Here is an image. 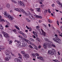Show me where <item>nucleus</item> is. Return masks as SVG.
I'll use <instances>...</instances> for the list:
<instances>
[{"label":"nucleus","mask_w":62,"mask_h":62,"mask_svg":"<svg viewBox=\"0 0 62 62\" xmlns=\"http://www.w3.org/2000/svg\"><path fill=\"white\" fill-rule=\"evenodd\" d=\"M17 11H22V12L23 13H24L25 11H24V10L23 9H21L20 8H17Z\"/></svg>","instance_id":"nucleus-8"},{"label":"nucleus","mask_w":62,"mask_h":62,"mask_svg":"<svg viewBox=\"0 0 62 62\" xmlns=\"http://www.w3.org/2000/svg\"><path fill=\"white\" fill-rule=\"evenodd\" d=\"M26 20L27 22H31V20H29V19L27 18H26Z\"/></svg>","instance_id":"nucleus-20"},{"label":"nucleus","mask_w":62,"mask_h":62,"mask_svg":"<svg viewBox=\"0 0 62 62\" xmlns=\"http://www.w3.org/2000/svg\"><path fill=\"white\" fill-rule=\"evenodd\" d=\"M2 13H3V14H4V15H5V14H7V13L5 12H3Z\"/></svg>","instance_id":"nucleus-54"},{"label":"nucleus","mask_w":62,"mask_h":62,"mask_svg":"<svg viewBox=\"0 0 62 62\" xmlns=\"http://www.w3.org/2000/svg\"><path fill=\"white\" fill-rule=\"evenodd\" d=\"M23 58L25 60H27V57H26V54H25V55L23 56Z\"/></svg>","instance_id":"nucleus-15"},{"label":"nucleus","mask_w":62,"mask_h":62,"mask_svg":"<svg viewBox=\"0 0 62 62\" xmlns=\"http://www.w3.org/2000/svg\"><path fill=\"white\" fill-rule=\"evenodd\" d=\"M51 45L52 46H53V47H55V45L54 44H52Z\"/></svg>","instance_id":"nucleus-34"},{"label":"nucleus","mask_w":62,"mask_h":62,"mask_svg":"<svg viewBox=\"0 0 62 62\" xmlns=\"http://www.w3.org/2000/svg\"><path fill=\"white\" fill-rule=\"evenodd\" d=\"M48 22L49 23H52V22L51 21L50 19H48Z\"/></svg>","instance_id":"nucleus-31"},{"label":"nucleus","mask_w":62,"mask_h":62,"mask_svg":"<svg viewBox=\"0 0 62 62\" xmlns=\"http://www.w3.org/2000/svg\"><path fill=\"white\" fill-rule=\"evenodd\" d=\"M32 55H34L35 57H36V55H37V56H39V54L37 53L33 54H32Z\"/></svg>","instance_id":"nucleus-12"},{"label":"nucleus","mask_w":62,"mask_h":62,"mask_svg":"<svg viewBox=\"0 0 62 62\" xmlns=\"http://www.w3.org/2000/svg\"><path fill=\"white\" fill-rule=\"evenodd\" d=\"M58 38L57 37H55V39L53 38V40L56 43H58L59 44H62V43L61 42V41H57L56 40H58ZM56 39V40H55Z\"/></svg>","instance_id":"nucleus-3"},{"label":"nucleus","mask_w":62,"mask_h":62,"mask_svg":"<svg viewBox=\"0 0 62 62\" xmlns=\"http://www.w3.org/2000/svg\"><path fill=\"white\" fill-rule=\"evenodd\" d=\"M30 10H31V11H34V9H33L32 8H30Z\"/></svg>","instance_id":"nucleus-55"},{"label":"nucleus","mask_w":62,"mask_h":62,"mask_svg":"<svg viewBox=\"0 0 62 62\" xmlns=\"http://www.w3.org/2000/svg\"><path fill=\"white\" fill-rule=\"evenodd\" d=\"M0 37H2V34H0Z\"/></svg>","instance_id":"nucleus-63"},{"label":"nucleus","mask_w":62,"mask_h":62,"mask_svg":"<svg viewBox=\"0 0 62 62\" xmlns=\"http://www.w3.org/2000/svg\"><path fill=\"white\" fill-rule=\"evenodd\" d=\"M3 19H1L0 20V22H3Z\"/></svg>","instance_id":"nucleus-48"},{"label":"nucleus","mask_w":62,"mask_h":62,"mask_svg":"<svg viewBox=\"0 0 62 62\" xmlns=\"http://www.w3.org/2000/svg\"><path fill=\"white\" fill-rule=\"evenodd\" d=\"M54 6H55V5H54V4H53L52 5V6L53 7H54Z\"/></svg>","instance_id":"nucleus-47"},{"label":"nucleus","mask_w":62,"mask_h":62,"mask_svg":"<svg viewBox=\"0 0 62 62\" xmlns=\"http://www.w3.org/2000/svg\"><path fill=\"white\" fill-rule=\"evenodd\" d=\"M41 6L42 7H43L44 6V5L43 4H42L41 5Z\"/></svg>","instance_id":"nucleus-57"},{"label":"nucleus","mask_w":62,"mask_h":62,"mask_svg":"<svg viewBox=\"0 0 62 62\" xmlns=\"http://www.w3.org/2000/svg\"><path fill=\"white\" fill-rule=\"evenodd\" d=\"M32 46H33V49H37L38 47L36 46H35L34 44L32 45Z\"/></svg>","instance_id":"nucleus-16"},{"label":"nucleus","mask_w":62,"mask_h":62,"mask_svg":"<svg viewBox=\"0 0 62 62\" xmlns=\"http://www.w3.org/2000/svg\"><path fill=\"white\" fill-rule=\"evenodd\" d=\"M12 55L13 56H14V57H15V54H12Z\"/></svg>","instance_id":"nucleus-53"},{"label":"nucleus","mask_w":62,"mask_h":62,"mask_svg":"<svg viewBox=\"0 0 62 62\" xmlns=\"http://www.w3.org/2000/svg\"><path fill=\"white\" fill-rule=\"evenodd\" d=\"M47 45H48V44L46 43H44L43 45L45 49H46V48H47L46 46H47Z\"/></svg>","instance_id":"nucleus-10"},{"label":"nucleus","mask_w":62,"mask_h":62,"mask_svg":"<svg viewBox=\"0 0 62 62\" xmlns=\"http://www.w3.org/2000/svg\"><path fill=\"white\" fill-rule=\"evenodd\" d=\"M10 15L9 14H6L4 15V16L6 18H8Z\"/></svg>","instance_id":"nucleus-14"},{"label":"nucleus","mask_w":62,"mask_h":62,"mask_svg":"<svg viewBox=\"0 0 62 62\" xmlns=\"http://www.w3.org/2000/svg\"><path fill=\"white\" fill-rule=\"evenodd\" d=\"M41 30L42 31V35H44V36H45L46 35V33L43 31L42 29H41Z\"/></svg>","instance_id":"nucleus-17"},{"label":"nucleus","mask_w":62,"mask_h":62,"mask_svg":"<svg viewBox=\"0 0 62 62\" xmlns=\"http://www.w3.org/2000/svg\"><path fill=\"white\" fill-rule=\"evenodd\" d=\"M24 11V13H25V15H26V16H28V12H28V13H26L25 12V11Z\"/></svg>","instance_id":"nucleus-22"},{"label":"nucleus","mask_w":62,"mask_h":62,"mask_svg":"<svg viewBox=\"0 0 62 62\" xmlns=\"http://www.w3.org/2000/svg\"><path fill=\"white\" fill-rule=\"evenodd\" d=\"M15 62H22L21 61L17 59V58H15Z\"/></svg>","instance_id":"nucleus-13"},{"label":"nucleus","mask_w":62,"mask_h":62,"mask_svg":"<svg viewBox=\"0 0 62 62\" xmlns=\"http://www.w3.org/2000/svg\"><path fill=\"white\" fill-rule=\"evenodd\" d=\"M22 34H22V35H23V36H25V34H24L23 33H22Z\"/></svg>","instance_id":"nucleus-58"},{"label":"nucleus","mask_w":62,"mask_h":62,"mask_svg":"<svg viewBox=\"0 0 62 62\" xmlns=\"http://www.w3.org/2000/svg\"><path fill=\"white\" fill-rule=\"evenodd\" d=\"M8 19H9V20H10V21H11L13 19V17L11 16L10 15L9 16V17H8Z\"/></svg>","instance_id":"nucleus-11"},{"label":"nucleus","mask_w":62,"mask_h":62,"mask_svg":"<svg viewBox=\"0 0 62 62\" xmlns=\"http://www.w3.org/2000/svg\"><path fill=\"white\" fill-rule=\"evenodd\" d=\"M15 27H16V29H18V30H20V28H19L18 27V26L17 25H15Z\"/></svg>","instance_id":"nucleus-24"},{"label":"nucleus","mask_w":62,"mask_h":62,"mask_svg":"<svg viewBox=\"0 0 62 62\" xmlns=\"http://www.w3.org/2000/svg\"><path fill=\"white\" fill-rule=\"evenodd\" d=\"M29 40H31V41H34V40L33 39L31 38H29Z\"/></svg>","instance_id":"nucleus-28"},{"label":"nucleus","mask_w":62,"mask_h":62,"mask_svg":"<svg viewBox=\"0 0 62 62\" xmlns=\"http://www.w3.org/2000/svg\"><path fill=\"white\" fill-rule=\"evenodd\" d=\"M36 40H37L38 41H39V42H40V40H39V38H36Z\"/></svg>","instance_id":"nucleus-30"},{"label":"nucleus","mask_w":62,"mask_h":62,"mask_svg":"<svg viewBox=\"0 0 62 62\" xmlns=\"http://www.w3.org/2000/svg\"><path fill=\"white\" fill-rule=\"evenodd\" d=\"M28 15L31 18V19H32L33 20L34 19V18L33 17V16H32V15L30 13V12H28Z\"/></svg>","instance_id":"nucleus-7"},{"label":"nucleus","mask_w":62,"mask_h":62,"mask_svg":"<svg viewBox=\"0 0 62 62\" xmlns=\"http://www.w3.org/2000/svg\"><path fill=\"white\" fill-rule=\"evenodd\" d=\"M57 4H58L59 5H62V3H61L59 1H57Z\"/></svg>","instance_id":"nucleus-21"},{"label":"nucleus","mask_w":62,"mask_h":62,"mask_svg":"<svg viewBox=\"0 0 62 62\" xmlns=\"http://www.w3.org/2000/svg\"><path fill=\"white\" fill-rule=\"evenodd\" d=\"M37 59H39L41 60H42V61H44V60L43 59V58H42L41 56L37 57Z\"/></svg>","instance_id":"nucleus-9"},{"label":"nucleus","mask_w":62,"mask_h":62,"mask_svg":"<svg viewBox=\"0 0 62 62\" xmlns=\"http://www.w3.org/2000/svg\"><path fill=\"white\" fill-rule=\"evenodd\" d=\"M48 47L49 48H50L52 47V46L51 45H49L48 46Z\"/></svg>","instance_id":"nucleus-36"},{"label":"nucleus","mask_w":62,"mask_h":62,"mask_svg":"<svg viewBox=\"0 0 62 62\" xmlns=\"http://www.w3.org/2000/svg\"><path fill=\"white\" fill-rule=\"evenodd\" d=\"M33 33L35 35L36 37H38V35L37 33L35 32L34 31H33Z\"/></svg>","instance_id":"nucleus-19"},{"label":"nucleus","mask_w":62,"mask_h":62,"mask_svg":"<svg viewBox=\"0 0 62 62\" xmlns=\"http://www.w3.org/2000/svg\"><path fill=\"white\" fill-rule=\"evenodd\" d=\"M28 29H29V30L30 31H31V30H32V29L31 28H29Z\"/></svg>","instance_id":"nucleus-44"},{"label":"nucleus","mask_w":62,"mask_h":62,"mask_svg":"<svg viewBox=\"0 0 62 62\" xmlns=\"http://www.w3.org/2000/svg\"><path fill=\"white\" fill-rule=\"evenodd\" d=\"M41 48V46H39L38 47V48H39V49H40Z\"/></svg>","instance_id":"nucleus-59"},{"label":"nucleus","mask_w":62,"mask_h":62,"mask_svg":"<svg viewBox=\"0 0 62 62\" xmlns=\"http://www.w3.org/2000/svg\"><path fill=\"white\" fill-rule=\"evenodd\" d=\"M11 0L12 2L13 3H14L15 4V3H17V2L15 0Z\"/></svg>","instance_id":"nucleus-25"},{"label":"nucleus","mask_w":62,"mask_h":62,"mask_svg":"<svg viewBox=\"0 0 62 62\" xmlns=\"http://www.w3.org/2000/svg\"><path fill=\"white\" fill-rule=\"evenodd\" d=\"M36 18H39V16L38 15H36Z\"/></svg>","instance_id":"nucleus-42"},{"label":"nucleus","mask_w":62,"mask_h":62,"mask_svg":"<svg viewBox=\"0 0 62 62\" xmlns=\"http://www.w3.org/2000/svg\"><path fill=\"white\" fill-rule=\"evenodd\" d=\"M5 52L6 55H7L5 59V60L8 61L9 60V59H11L12 58L11 55H9L10 54V52L7 50H6L5 51Z\"/></svg>","instance_id":"nucleus-1"},{"label":"nucleus","mask_w":62,"mask_h":62,"mask_svg":"<svg viewBox=\"0 0 62 62\" xmlns=\"http://www.w3.org/2000/svg\"><path fill=\"white\" fill-rule=\"evenodd\" d=\"M50 9H48V12L49 13H50L51 12V11H50Z\"/></svg>","instance_id":"nucleus-51"},{"label":"nucleus","mask_w":62,"mask_h":62,"mask_svg":"<svg viewBox=\"0 0 62 62\" xmlns=\"http://www.w3.org/2000/svg\"><path fill=\"white\" fill-rule=\"evenodd\" d=\"M23 37H25V38H27V36L25 35H24Z\"/></svg>","instance_id":"nucleus-56"},{"label":"nucleus","mask_w":62,"mask_h":62,"mask_svg":"<svg viewBox=\"0 0 62 62\" xmlns=\"http://www.w3.org/2000/svg\"><path fill=\"white\" fill-rule=\"evenodd\" d=\"M26 54V57H27V58H29V55H28V54Z\"/></svg>","instance_id":"nucleus-33"},{"label":"nucleus","mask_w":62,"mask_h":62,"mask_svg":"<svg viewBox=\"0 0 62 62\" xmlns=\"http://www.w3.org/2000/svg\"><path fill=\"white\" fill-rule=\"evenodd\" d=\"M51 16H54V14H53L52 13L51 14Z\"/></svg>","instance_id":"nucleus-64"},{"label":"nucleus","mask_w":62,"mask_h":62,"mask_svg":"<svg viewBox=\"0 0 62 62\" xmlns=\"http://www.w3.org/2000/svg\"><path fill=\"white\" fill-rule=\"evenodd\" d=\"M25 47H27V44H25Z\"/></svg>","instance_id":"nucleus-52"},{"label":"nucleus","mask_w":62,"mask_h":62,"mask_svg":"<svg viewBox=\"0 0 62 62\" xmlns=\"http://www.w3.org/2000/svg\"><path fill=\"white\" fill-rule=\"evenodd\" d=\"M12 31H13V32H16V30H12Z\"/></svg>","instance_id":"nucleus-50"},{"label":"nucleus","mask_w":62,"mask_h":62,"mask_svg":"<svg viewBox=\"0 0 62 62\" xmlns=\"http://www.w3.org/2000/svg\"><path fill=\"white\" fill-rule=\"evenodd\" d=\"M4 46H2L0 47V51H1V50H4Z\"/></svg>","instance_id":"nucleus-18"},{"label":"nucleus","mask_w":62,"mask_h":62,"mask_svg":"<svg viewBox=\"0 0 62 62\" xmlns=\"http://www.w3.org/2000/svg\"><path fill=\"white\" fill-rule=\"evenodd\" d=\"M7 7L8 8H9V7H10V5H9V4H8L7 6Z\"/></svg>","instance_id":"nucleus-26"},{"label":"nucleus","mask_w":62,"mask_h":62,"mask_svg":"<svg viewBox=\"0 0 62 62\" xmlns=\"http://www.w3.org/2000/svg\"><path fill=\"white\" fill-rule=\"evenodd\" d=\"M12 41L11 40L10 41H9V44H11V43H12Z\"/></svg>","instance_id":"nucleus-37"},{"label":"nucleus","mask_w":62,"mask_h":62,"mask_svg":"<svg viewBox=\"0 0 62 62\" xmlns=\"http://www.w3.org/2000/svg\"><path fill=\"white\" fill-rule=\"evenodd\" d=\"M25 41L27 42H29V41H28V40H27L26 39V40Z\"/></svg>","instance_id":"nucleus-62"},{"label":"nucleus","mask_w":62,"mask_h":62,"mask_svg":"<svg viewBox=\"0 0 62 62\" xmlns=\"http://www.w3.org/2000/svg\"><path fill=\"white\" fill-rule=\"evenodd\" d=\"M39 18H40V19H42V17L40 16H39Z\"/></svg>","instance_id":"nucleus-43"},{"label":"nucleus","mask_w":62,"mask_h":62,"mask_svg":"<svg viewBox=\"0 0 62 62\" xmlns=\"http://www.w3.org/2000/svg\"><path fill=\"white\" fill-rule=\"evenodd\" d=\"M19 33L20 34H22V33H23V32L21 31H19Z\"/></svg>","instance_id":"nucleus-39"},{"label":"nucleus","mask_w":62,"mask_h":62,"mask_svg":"<svg viewBox=\"0 0 62 62\" xmlns=\"http://www.w3.org/2000/svg\"><path fill=\"white\" fill-rule=\"evenodd\" d=\"M23 39L24 40H25H25H26V39H25V38H24Z\"/></svg>","instance_id":"nucleus-60"},{"label":"nucleus","mask_w":62,"mask_h":62,"mask_svg":"<svg viewBox=\"0 0 62 62\" xmlns=\"http://www.w3.org/2000/svg\"><path fill=\"white\" fill-rule=\"evenodd\" d=\"M52 51L53 52L50 51H48V54H50V55H54V52L55 53H56V51H55V50L54 49H52Z\"/></svg>","instance_id":"nucleus-2"},{"label":"nucleus","mask_w":62,"mask_h":62,"mask_svg":"<svg viewBox=\"0 0 62 62\" xmlns=\"http://www.w3.org/2000/svg\"><path fill=\"white\" fill-rule=\"evenodd\" d=\"M18 55L20 56V57L21 58V59H22V55H21V54L19 53L18 54Z\"/></svg>","instance_id":"nucleus-27"},{"label":"nucleus","mask_w":62,"mask_h":62,"mask_svg":"<svg viewBox=\"0 0 62 62\" xmlns=\"http://www.w3.org/2000/svg\"><path fill=\"white\" fill-rule=\"evenodd\" d=\"M47 11H48V10H45L44 12L45 13H47Z\"/></svg>","instance_id":"nucleus-38"},{"label":"nucleus","mask_w":62,"mask_h":62,"mask_svg":"<svg viewBox=\"0 0 62 62\" xmlns=\"http://www.w3.org/2000/svg\"><path fill=\"white\" fill-rule=\"evenodd\" d=\"M0 28L3 31V27H1V28H0Z\"/></svg>","instance_id":"nucleus-46"},{"label":"nucleus","mask_w":62,"mask_h":62,"mask_svg":"<svg viewBox=\"0 0 62 62\" xmlns=\"http://www.w3.org/2000/svg\"><path fill=\"white\" fill-rule=\"evenodd\" d=\"M39 28V26H36V28Z\"/></svg>","instance_id":"nucleus-49"},{"label":"nucleus","mask_w":62,"mask_h":62,"mask_svg":"<svg viewBox=\"0 0 62 62\" xmlns=\"http://www.w3.org/2000/svg\"><path fill=\"white\" fill-rule=\"evenodd\" d=\"M18 37H19V38H20V39H23V37H22L20 35H19Z\"/></svg>","instance_id":"nucleus-32"},{"label":"nucleus","mask_w":62,"mask_h":62,"mask_svg":"<svg viewBox=\"0 0 62 62\" xmlns=\"http://www.w3.org/2000/svg\"><path fill=\"white\" fill-rule=\"evenodd\" d=\"M57 31H58V33H59V34H61V32H60V31H59L58 30H57Z\"/></svg>","instance_id":"nucleus-45"},{"label":"nucleus","mask_w":62,"mask_h":62,"mask_svg":"<svg viewBox=\"0 0 62 62\" xmlns=\"http://www.w3.org/2000/svg\"><path fill=\"white\" fill-rule=\"evenodd\" d=\"M18 47L19 48L25 47V44L24 43L21 42L20 44H19Z\"/></svg>","instance_id":"nucleus-6"},{"label":"nucleus","mask_w":62,"mask_h":62,"mask_svg":"<svg viewBox=\"0 0 62 62\" xmlns=\"http://www.w3.org/2000/svg\"><path fill=\"white\" fill-rule=\"evenodd\" d=\"M36 10L37 11L39 12V11H40V8H37V9H36Z\"/></svg>","instance_id":"nucleus-29"},{"label":"nucleus","mask_w":62,"mask_h":62,"mask_svg":"<svg viewBox=\"0 0 62 62\" xmlns=\"http://www.w3.org/2000/svg\"><path fill=\"white\" fill-rule=\"evenodd\" d=\"M21 53L22 54H23V55L24 56L25 55V54H25V52L23 51H21Z\"/></svg>","instance_id":"nucleus-23"},{"label":"nucleus","mask_w":62,"mask_h":62,"mask_svg":"<svg viewBox=\"0 0 62 62\" xmlns=\"http://www.w3.org/2000/svg\"><path fill=\"white\" fill-rule=\"evenodd\" d=\"M45 40L46 41H48V39H47V38H46L45 39Z\"/></svg>","instance_id":"nucleus-41"},{"label":"nucleus","mask_w":62,"mask_h":62,"mask_svg":"<svg viewBox=\"0 0 62 62\" xmlns=\"http://www.w3.org/2000/svg\"><path fill=\"white\" fill-rule=\"evenodd\" d=\"M2 33L3 34L4 37H5L6 38L8 39L9 38V35L7 33L4 32V31H2Z\"/></svg>","instance_id":"nucleus-4"},{"label":"nucleus","mask_w":62,"mask_h":62,"mask_svg":"<svg viewBox=\"0 0 62 62\" xmlns=\"http://www.w3.org/2000/svg\"><path fill=\"white\" fill-rule=\"evenodd\" d=\"M57 23V25H59V22H58V21H57L56 22Z\"/></svg>","instance_id":"nucleus-40"},{"label":"nucleus","mask_w":62,"mask_h":62,"mask_svg":"<svg viewBox=\"0 0 62 62\" xmlns=\"http://www.w3.org/2000/svg\"><path fill=\"white\" fill-rule=\"evenodd\" d=\"M18 4L20 6H21L22 7H24L25 5L23 2L21 1H18Z\"/></svg>","instance_id":"nucleus-5"},{"label":"nucleus","mask_w":62,"mask_h":62,"mask_svg":"<svg viewBox=\"0 0 62 62\" xmlns=\"http://www.w3.org/2000/svg\"><path fill=\"white\" fill-rule=\"evenodd\" d=\"M29 47L31 48V49H33V47L31 45H29Z\"/></svg>","instance_id":"nucleus-35"},{"label":"nucleus","mask_w":62,"mask_h":62,"mask_svg":"<svg viewBox=\"0 0 62 62\" xmlns=\"http://www.w3.org/2000/svg\"><path fill=\"white\" fill-rule=\"evenodd\" d=\"M32 37L34 38H36V37H35V36L34 35H32Z\"/></svg>","instance_id":"nucleus-61"}]
</instances>
